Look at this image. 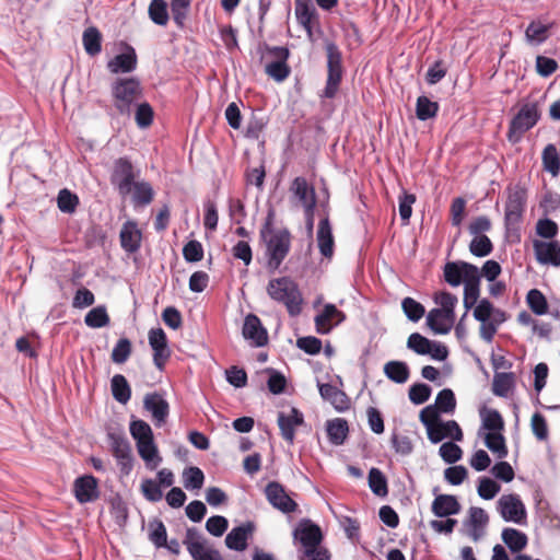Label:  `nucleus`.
<instances>
[{
	"mask_svg": "<svg viewBox=\"0 0 560 560\" xmlns=\"http://www.w3.org/2000/svg\"><path fill=\"white\" fill-rule=\"evenodd\" d=\"M275 219L276 211L273 208H269L259 231L260 238L267 248L268 267L272 270L278 269L288 256L292 240V235L287 228L275 229Z\"/></svg>",
	"mask_w": 560,
	"mask_h": 560,
	"instance_id": "obj_1",
	"label": "nucleus"
},
{
	"mask_svg": "<svg viewBox=\"0 0 560 560\" xmlns=\"http://www.w3.org/2000/svg\"><path fill=\"white\" fill-rule=\"evenodd\" d=\"M267 293L273 301L283 304L291 316L302 312V293L290 277L271 279L267 285Z\"/></svg>",
	"mask_w": 560,
	"mask_h": 560,
	"instance_id": "obj_2",
	"label": "nucleus"
},
{
	"mask_svg": "<svg viewBox=\"0 0 560 560\" xmlns=\"http://www.w3.org/2000/svg\"><path fill=\"white\" fill-rule=\"evenodd\" d=\"M325 51L327 57V80L323 96L332 98L336 96L342 80V54L335 42L326 40Z\"/></svg>",
	"mask_w": 560,
	"mask_h": 560,
	"instance_id": "obj_3",
	"label": "nucleus"
},
{
	"mask_svg": "<svg viewBox=\"0 0 560 560\" xmlns=\"http://www.w3.org/2000/svg\"><path fill=\"white\" fill-rule=\"evenodd\" d=\"M540 119L538 103H524L517 114L511 119L508 130V139L511 142H517L532 129Z\"/></svg>",
	"mask_w": 560,
	"mask_h": 560,
	"instance_id": "obj_4",
	"label": "nucleus"
},
{
	"mask_svg": "<svg viewBox=\"0 0 560 560\" xmlns=\"http://www.w3.org/2000/svg\"><path fill=\"white\" fill-rule=\"evenodd\" d=\"M114 105L121 115L130 113V106L141 95V86L133 78L118 79L112 89Z\"/></svg>",
	"mask_w": 560,
	"mask_h": 560,
	"instance_id": "obj_5",
	"label": "nucleus"
},
{
	"mask_svg": "<svg viewBox=\"0 0 560 560\" xmlns=\"http://www.w3.org/2000/svg\"><path fill=\"white\" fill-rule=\"evenodd\" d=\"M527 199L526 189L521 186H514L509 189L505 205V224L513 228L521 223Z\"/></svg>",
	"mask_w": 560,
	"mask_h": 560,
	"instance_id": "obj_6",
	"label": "nucleus"
},
{
	"mask_svg": "<svg viewBox=\"0 0 560 560\" xmlns=\"http://www.w3.org/2000/svg\"><path fill=\"white\" fill-rule=\"evenodd\" d=\"M497 509L506 522L524 524L526 521V509L518 494H503L497 502Z\"/></svg>",
	"mask_w": 560,
	"mask_h": 560,
	"instance_id": "obj_7",
	"label": "nucleus"
},
{
	"mask_svg": "<svg viewBox=\"0 0 560 560\" xmlns=\"http://www.w3.org/2000/svg\"><path fill=\"white\" fill-rule=\"evenodd\" d=\"M135 177L133 165L129 159L119 158L114 162L110 182L121 196H126L131 191Z\"/></svg>",
	"mask_w": 560,
	"mask_h": 560,
	"instance_id": "obj_8",
	"label": "nucleus"
},
{
	"mask_svg": "<svg viewBox=\"0 0 560 560\" xmlns=\"http://www.w3.org/2000/svg\"><path fill=\"white\" fill-rule=\"evenodd\" d=\"M266 50L269 55L275 57L276 60L266 65L265 72L277 82L284 81L291 72V69L287 63L290 56L289 49L280 46H267Z\"/></svg>",
	"mask_w": 560,
	"mask_h": 560,
	"instance_id": "obj_9",
	"label": "nucleus"
},
{
	"mask_svg": "<svg viewBox=\"0 0 560 560\" xmlns=\"http://www.w3.org/2000/svg\"><path fill=\"white\" fill-rule=\"evenodd\" d=\"M479 271V268L466 261H448L444 265L443 276L446 283L451 287H458L465 283Z\"/></svg>",
	"mask_w": 560,
	"mask_h": 560,
	"instance_id": "obj_10",
	"label": "nucleus"
},
{
	"mask_svg": "<svg viewBox=\"0 0 560 560\" xmlns=\"http://www.w3.org/2000/svg\"><path fill=\"white\" fill-rule=\"evenodd\" d=\"M268 502L282 513H292L298 509V503L285 492L282 485L270 481L265 488Z\"/></svg>",
	"mask_w": 560,
	"mask_h": 560,
	"instance_id": "obj_11",
	"label": "nucleus"
},
{
	"mask_svg": "<svg viewBox=\"0 0 560 560\" xmlns=\"http://www.w3.org/2000/svg\"><path fill=\"white\" fill-rule=\"evenodd\" d=\"M243 337L249 341L253 347H264L268 343V331L262 326L260 318L255 314L246 315L242 328Z\"/></svg>",
	"mask_w": 560,
	"mask_h": 560,
	"instance_id": "obj_12",
	"label": "nucleus"
},
{
	"mask_svg": "<svg viewBox=\"0 0 560 560\" xmlns=\"http://www.w3.org/2000/svg\"><path fill=\"white\" fill-rule=\"evenodd\" d=\"M149 343L153 350V363L162 371L171 357L166 334L162 328L149 331Z\"/></svg>",
	"mask_w": 560,
	"mask_h": 560,
	"instance_id": "obj_13",
	"label": "nucleus"
},
{
	"mask_svg": "<svg viewBox=\"0 0 560 560\" xmlns=\"http://www.w3.org/2000/svg\"><path fill=\"white\" fill-rule=\"evenodd\" d=\"M345 319L346 314L338 310L336 305L326 304L314 318L316 331L320 335H326Z\"/></svg>",
	"mask_w": 560,
	"mask_h": 560,
	"instance_id": "obj_14",
	"label": "nucleus"
},
{
	"mask_svg": "<svg viewBox=\"0 0 560 560\" xmlns=\"http://www.w3.org/2000/svg\"><path fill=\"white\" fill-rule=\"evenodd\" d=\"M293 536L295 539H299L304 550L322 547V529L311 521H302L299 527L294 530Z\"/></svg>",
	"mask_w": 560,
	"mask_h": 560,
	"instance_id": "obj_15",
	"label": "nucleus"
},
{
	"mask_svg": "<svg viewBox=\"0 0 560 560\" xmlns=\"http://www.w3.org/2000/svg\"><path fill=\"white\" fill-rule=\"evenodd\" d=\"M295 16L299 24L305 30L307 36L312 38L313 28L318 26V13L311 0H295Z\"/></svg>",
	"mask_w": 560,
	"mask_h": 560,
	"instance_id": "obj_16",
	"label": "nucleus"
},
{
	"mask_svg": "<svg viewBox=\"0 0 560 560\" xmlns=\"http://www.w3.org/2000/svg\"><path fill=\"white\" fill-rule=\"evenodd\" d=\"M256 530L254 522L248 521L240 526L232 528V530L225 536V546L235 551L246 550L248 542Z\"/></svg>",
	"mask_w": 560,
	"mask_h": 560,
	"instance_id": "obj_17",
	"label": "nucleus"
},
{
	"mask_svg": "<svg viewBox=\"0 0 560 560\" xmlns=\"http://www.w3.org/2000/svg\"><path fill=\"white\" fill-rule=\"evenodd\" d=\"M302 424H304V417L303 413L296 408H292L289 415L283 412H279L278 415V425L281 432V436L289 444H293L295 439V428Z\"/></svg>",
	"mask_w": 560,
	"mask_h": 560,
	"instance_id": "obj_18",
	"label": "nucleus"
},
{
	"mask_svg": "<svg viewBox=\"0 0 560 560\" xmlns=\"http://www.w3.org/2000/svg\"><path fill=\"white\" fill-rule=\"evenodd\" d=\"M97 486V479L92 475L77 478L73 485V491L78 502L88 503L95 501L100 495Z\"/></svg>",
	"mask_w": 560,
	"mask_h": 560,
	"instance_id": "obj_19",
	"label": "nucleus"
},
{
	"mask_svg": "<svg viewBox=\"0 0 560 560\" xmlns=\"http://www.w3.org/2000/svg\"><path fill=\"white\" fill-rule=\"evenodd\" d=\"M144 409L150 411L155 425H162L170 412L168 402L159 393L147 394L143 400Z\"/></svg>",
	"mask_w": 560,
	"mask_h": 560,
	"instance_id": "obj_20",
	"label": "nucleus"
},
{
	"mask_svg": "<svg viewBox=\"0 0 560 560\" xmlns=\"http://www.w3.org/2000/svg\"><path fill=\"white\" fill-rule=\"evenodd\" d=\"M463 436V431L455 420H440L428 433V439L434 444L446 438H451L454 441H462Z\"/></svg>",
	"mask_w": 560,
	"mask_h": 560,
	"instance_id": "obj_21",
	"label": "nucleus"
},
{
	"mask_svg": "<svg viewBox=\"0 0 560 560\" xmlns=\"http://www.w3.org/2000/svg\"><path fill=\"white\" fill-rule=\"evenodd\" d=\"M120 245L122 249L129 254L137 253L141 247L142 233L138 229L137 223L127 221L119 234Z\"/></svg>",
	"mask_w": 560,
	"mask_h": 560,
	"instance_id": "obj_22",
	"label": "nucleus"
},
{
	"mask_svg": "<svg viewBox=\"0 0 560 560\" xmlns=\"http://www.w3.org/2000/svg\"><path fill=\"white\" fill-rule=\"evenodd\" d=\"M536 259L540 264L560 266V244L558 242H534Z\"/></svg>",
	"mask_w": 560,
	"mask_h": 560,
	"instance_id": "obj_23",
	"label": "nucleus"
},
{
	"mask_svg": "<svg viewBox=\"0 0 560 560\" xmlns=\"http://www.w3.org/2000/svg\"><path fill=\"white\" fill-rule=\"evenodd\" d=\"M290 191L298 198L303 208H311L317 203L315 188L307 183L305 177H295L291 183Z\"/></svg>",
	"mask_w": 560,
	"mask_h": 560,
	"instance_id": "obj_24",
	"label": "nucleus"
},
{
	"mask_svg": "<svg viewBox=\"0 0 560 560\" xmlns=\"http://www.w3.org/2000/svg\"><path fill=\"white\" fill-rule=\"evenodd\" d=\"M434 301L440 307L430 311V320H433L435 316H444V319L455 320L454 310L458 301L456 295L442 291L435 295Z\"/></svg>",
	"mask_w": 560,
	"mask_h": 560,
	"instance_id": "obj_25",
	"label": "nucleus"
},
{
	"mask_svg": "<svg viewBox=\"0 0 560 560\" xmlns=\"http://www.w3.org/2000/svg\"><path fill=\"white\" fill-rule=\"evenodd\" d=\"M431 511L438 517H448L460 512V504L455 495L438 494L432 502Z\"/></svg>",
	"mask_w": 560,
	"mask_h": 560,
	"instance_id": "obj_26",
	"label": "nucleus"
},
{
	"mask_svg": "<svg viewBox=\"0 0 560 560\" xmlns=\"http://www.w3.org/2000/svg\"><path fill=\"white\" fill-rule=\"evenodd\" d=\"M318 390L323 399L329 401L338 411H345L350 406V399L347 394L338 387L325 383L318 384Z\"/></svg>",
	"mask_w": 560,
	"mask_h": 560,
	"instance_id": "obj_27",
	"label": "nucleus"
},
{
	"mask_svg": "<svg viewBox=\"0 0 560 560\" xmlns=\"http://www.w3.org/2000/svg\"><path fill=\"white\" fill-rule=\"evenodd\" d=\"M317 244L320 254L326 258L334 255L335 241L332 236L331 225L328 218H324L318 223Z\"/></svg>",
	"mask_w": 560,
	"mask_h": 560,
	"instance_id": "obj_28",
	"label": "nucleus"
},
{
	"mask_svg": "<svg viewBox=\"0 0 560 560\" xmlns=\"http://www.w3.org/2000/svg\"><path fill=\"white\" fill-rule=\"evenodd\" d=\"M489 522L486 511L478 506L469 509L468 524L470 526L469 537L478 541L483 536V529Z\"/></svg>",
	"mask_w": 560,
	"mask_h": 560,
	"instance_id": "obj_29",
	"label": "nucleus"
},
{
	"mask_svg": "<svg viewBox=\"0 0 560 560\" xmlns=\"http://www.w3.org/2000/svg\"><path fill=\"white\" fill-rule=\"evenodd\" d=\"M137 67V55L135 49L129 47L128 52L119 54L108 61L107 68L112 73L131 72Z\"/></svg>",
	"mask_w": 560,
	"mask_h": 560,
	"instance_id": "obj_30",
	"label": "nucleus"
},
{
	"mask_svg": "<svg viewBox=\"0 0 560 560\" xmlns=\"http://www.w3.org/2000/svg\"><path fill=\"white\" fill-rule=\"evenodd\" d=\"M480 270L470 277V279H467V281L464 283V306L468 311L472 308L476 303L478 302V299L480 296Z\"/></svg>",
	"mask_w": 560,
	"mask_h": 560,
	"instance_id": "obj_31",
	"label": "nucleus"
},
{
	"mask_svg": "<svg viewBox=\"0 0 560 560\" xmlns=\"http://www.w3.org/2000/svg\"><path fill=\"white\" fill-rule=\"evenodd\" d=\"M113 455L117 458L121 470L128 474L132 466L129 443L124 439H115L113 443Z\"/></svg>",
	"mask_w": 560,
	"mask_h": 560,
	"instance_id": "obj_32",
	"label": "nucleus"
},
{
	"mask_svg": "<svg viewBox=\"0 0 560 560\" xmlns=\"http://www.w3.org/2000/svg\"><path fill=\"white\" fill-rule=\"evenodd\" d=\"M82 43L85 52L89 56H96L102 50V34L95 26H90L84 30L82 35Z\"/></svg>",
	"mask_w": 560,
	"mask_h": 560,
	"instance_id": "obj_33",
	"label": "nucleus"
},
{
	"mask_svg": "<svg viewBox=\"0 0 560 560\" xmlns=\"http://www.w3.org/2000/svg\"><path fill=\"white\" fill-rule=\"evenodd\" d=\"M503 542L510 548L513 552L522 551L527 545V536L515 528L506 527L502 530L501 534Z\"/></svg>",
	"mask_w": 560,
	"mask_h": 560,
	"instance_id": "obj_34",
	"label": "nucleus"
},
{
	"mask_svg": "<svg viewBox=\"0 0 560 560\" xmlns=\"http://www.w3.org/2000/svg\"><path fill=\"white\" fill-rule=\"evenodd\" d=\"M544 170L552 176L560 173V153L555 144L549 143L545 147L541 154Z\"/></svg>",
	"mask_w": 560,
	"mask_h": 560,
	"instance_id": "obj_35",
	"label": "nucleus"
},
{
	"mask_svg": "<svg viewBox=\"0 0 560 560\" xmlns=\"http://www.w3.org/2000/svg\"><path fill=\"white\" fill-rule=\"evenodd\" d=\"M506 320V315L504 311H497L493 318L488 319L487 322H480L479 335L480 337L487 341L491 342L498 331V327Z\"/></svg>",
	"mask_w": 560,
	"mask_h": 560,
	"instance_id": "obj_36",
	"label": "nucleus"
},
{
	"mask_svg": "<svg viewBox=\"0 0 560 560\" xmlns=\"http://www.w3.org/2000/svg\"><path fill=\"white\" fill-rule=\"evenodd\" d=\"M132 201L135 206H147L154 198V190L148 182H135L132 184Z\"/></svg>",
	"mask_w": 560,
	"mask_h": 560,
	"instance_id": "obj_37",
	"label": "nucleus"
},
{
	"mask_svg": "<svg viewBox=\"0 0 560 560\" xmlns=\"http://www.w3.org/2000/svg\"><path fill=\"white\" fill-rule=\"evenodd\" d=\"M385 375L393 382L402 384L410 375L408 365L402 361H389L384 365Z\"/></svg>",
	"mask_w": 560,
	"mask_h": 560,
	"instance_id": "obj_38",
	"label": "nucleus"
},
{
	"mask_svg": "<svg viewBox=\"0 0 560 560\" xmlns=\"http://www.w3.org/2000/svg\"><path fill=\"white\" fill-rule=\"evenodd\" d=\"M110 386L115 400L124 405L130 400L131 388L124 375L115 374L112 378Z\"/></svg>",
	"mask_w": 560,
	"mask_h": 560,
	"instance_id": "obj_39",
	"label": "nucleus"
},
{
	"mask_svg": "<svg viewBox=\"0 0 560 560\" xmlns=\"http://www.w3.org/2000/svg\"><path fill=\"white\" fill-rule=\"evenodd\" d=\"M515 385L513 373H495L492 382V392L495 396L508 397Z\"/></svg>",
	"mask_w": 560,
	"mask_h": 560,
	"instance_id": "obj_40",
	"label": "nucleus"
},
{
	"mask_svg": "<svg viewBox=\"0 0 560 560\" xmlns=\"http://www.w3.org/2000/svg\"><path fill=\"white\" fill-rule=\"evenodd\" d=\"M485 444L499 459L508 456L509 451L502 432H488L485 435Z\"/></svg>",
	"mask_w": 560,
	"mask_h": 560,
	"instance_id": "obj_41",
	"label": "nucleus"
},
{
	"mask_svg": "<svg viewBox=\"0 0 560 560\" xmlns=\"http://www.w3.org/2000/svg\"><path fill=\"white\" fill-rule=\"evenodd\" d=\"M349 432L348 422L337 418L327 423V434L331 443L340 445L345 442Z\"/></svg>",
	"mask_w": 560,
	"mask_h": 560,
	"instance_id": "obj_42",
	"label": "nucleus"
},
{
	"mask_svg": "<svg viewBox=\"0 0 560 560\" xmlns=\"http://www.w3.org/2000/svg\"><path fill=\"white\" fill-rule=\"evenodd\" d=\"M183 544L186 546L191 558L196 557L199 552L206 549L205 539L200 532L195 527H189L186 529Z\"/></svg>",
	"mask_w": 560,
	"mask_h": 560,
	"instance_id": "obj_43",
	"label": "nucleus"
},
{
	"mask_svg": "<svg viewBox=\"0 0 560 560\" xmlns=\"http://www.w3.org/2000/svg\"><path fill=\"white\" fill-rule=\"evenodd\" d=\"M440 106L436 102H432L429 97L421 95L417 98L416 115L419 120H429L434 118L439 113Z\"/></svg>",
	"mask_w": 560,
	"mask_h": 560,
	"instance_id": "obj_44",
	"label": "nucleus"
},
{
	"mask_svg": "<svg viewBox=\"0 0 560 560\" xmlns=\"http://www.w3.org/2000/svg\"><path fill=\"white\" fill-rule=\"evenodd\" d=\"M525 37L530 44H541L549 37V26L539 21H532L525 31Z\"/></svg>",
	"mask_w": 560,
	"mask_h": 560,
	"instance_id": "obj_45",
	"label": "nucleus"
},
{
	"mask_svg": "<svg viewBox=\"0 0 560 560\" xmlns=\"http://www.w3.org/2000/svg\"><path fill=\"white\" fill-rule=\"evenodd\" d=\"M482 428L489 432H502L504 430V420L501 413L495 409H485L480 413Z\"/></svg>",
	"mask_w": 560,
	"mask_h": 560,
	"instance_id": "obj_46",
	"label": "nucleus"
},
{
	"mask_svg": "<svg viewBox=\"0 0 560 560\" xmlns=\"http://www.w3.org/2000/svg\"><path fill=\"white\" fill-rule=\"evenodd\" d=\"M110 318L104 305L96 306L88 312L84 323L91 328H102L109 324Z\"/></svg>",
	"mask_w": 560,
	"mask_h": 560,
	"instance_id": "obj_47",
	"label": "nucleus"
},
{
	"mask_svg": "<svg viewBox=\"0 0 560 560\" xmlns=\"http://www.w3.org/2000/svg\"><path fill=\"white\" fill-rule=\"evenodd\" d=\"M369 487L378 497H386L388 493L387 480L378 468H371L369 471Z\"/></svg>",
	"mask_w": 560,
	"mask_h": 560,
	"instance_id": "obj_48",
	"label": "nucleus"
},
{
	"mask_svg": "<svg viewBox=\"0 0 560 560\" xmlns=\"http://www.w3.org/2000/svg\"><path fill=\"white\" fill-rule=\"evenodd\" d=\"M149 539L156 548L166 545L167 532L161 520L154 518L149 522Z\"/></svg>",
	"mask_w": 560,
	"mask_h": 560,
	"instance_id": "obj_49",
	"label": "nucleus"
},
{
	"mask_svg": "<svg viewBox=\"0 0 560 560\" xmlns=\"http://www.w3.org/2000/svg\"><path fill=\"white\" fill-rule=\"evenodd\" d=\"M184 487L188 490H199L205 482V474L199 467H188L183 471Z\"/></svg>",
	"mask_w": 560,
	"mask_h": 560,
	"instance_id": "obj_50",
	"label": "nucleus"
},
{
	"mask_svg": "<svg viewBox=\"0 0 560 560\" xmlns=\"http://www.w3.org/2000/svg\"><path fill=\"white\" fill-rule=\"evenodd\" d=\"M57 206L63 213H73L79 206V197L69 189L63 188L58 192Z\"/></svg>",
	"mask_w": 560,
	"mask_h": 560,
	"instance_id": "obj_51",
	"label": "nucleus"
},
{
	"mask_svg": "<svg viewBox=\"0 0 560 560\" xmlns=\"http://www.w3.org/2000/svg\"><path fill=\"white\" fill-rule=\"evenodd\" d=\"M527 304L536 315H545L548 312V302L538 289H532L526 296Z\"/></svg>",
	"mask_w": 560,
	"mask_h": 560,
	"instance_id": "obj_52",
	"label": "nucleus"
},
{
	"mask_svg": "<svg viewBox=\"0 0 560 560\" xmlns=\"http://www.w3.org/2000/svg\"><path fill=\"white\" fill-rule=\"evenodd\" d=\"M469 250L476 257H486L493 250V245L487 235H475L469 244Z\"/></svg>",
	"mask_w": 560,
	"mask_h": 560,
	"instance_id": "obj_53",
	"label": "nucleus"
},
{
	"mask_svg": "<svg viewBox=\"0 0 560 560\" xmlns=\"http://www.w3.org/2000/svg\"><path fill=\"white\" fill-rule=\"evenodd\" d=\"M149 16L158 25L168 22L167 3L165 0H152L149 5Z\"/></svg>",
	"mask_w": 560,
	"mask_h": 560,
	"instance_id": "obj_54",
	"label": "nucleus"
},
{
	"mask_svg": "<svg viewBox=\"0 0 560 560\" xmlns=\"http://www.w3.org/2000/svg\"><path fill=\"white\" fill-rule=\"evenodd\" d=\"M136 444L140 457L145 463L149 464L153 459H158L152 468H154L158 465V463L161 462V457L158 456V448L154 444L153 438L136 442Z\"/></svg>",
	"mask_w": 560,
	"mask_h": 560,
	"instance_id": "obj_55",
	"label": "nucleus"
},
{
	"mask_svg": "<svg viewBox=\"0 0 560 560\" xmlns=\"http://www.w3.org/2000/svg\"><path fill=\"white\" fill-rule=\"evenodd\" d=\"M401 308L405 315L412 322L420 320L425 313L424 306L409 296L401 301Z\"/></svg>",
	"mask_w": 560,
	"mask_h": 560,
	"instance_id": "obj_56",
	"label": "nucleus"
},
{
	"mask_svg": "<svg viewBox=\"0 0 560 560\" xmlns=\"http://www.w3.org/2000/svg\"><path fill=\"white\" fill-rule=\"evenodd\" d=\"M434 406L440 412H453L456 407V399L453 390L450 388L442 389L436 396Z\"/></svg>",
	"mask_w": 560,
	"mask_h": 560,
	"instance_id": "obj_57",
	"label": "nucleus"
},
{
	"mask_svg": "<svg viewBox=\"0 0 560 560\" xmlns=\"http://www.w3.org/2000/svg\"><path fill=\"white\" fill-rule=\"evenodd\" d=\"M131 351L132 346L130 340L127 338H120L112 351V361L116 364H122L129 359Z\"/></svg>",
	"mask_w": 560,
	"mask_h": 560,
	"instance_id": "obj_58",
	"label": "nucleus"
},
{
	"mask_svg": "<svg viewBox=\"0 0 560 560\" xmlns=\"http://www.w3.org/2000/svg\"><path fill=\"white\" fill-rule=\"evenodd\" d=\"M500 485L491 478L481 477L479 478L477 492L483 500L493 499L500 491Z\"/></svg>",
	"mask_w": 560,
	"mask_h": 560,
	"instance_id": "obj_59",
	"label": "nucleus"
},
{
	"mask_svg": "<svg viewBox=\"0 0 560 560\" xmlns=\"http://www.w3.org/2000/svg\"><path fill=\"white\" fill-rule=\"evenodd\" d=\"M407 346L418 354L424 355L431 352V341L419 332H413L408 337Z\"/></svg>",
	"mask_w": 560,
	"mask_h": 560,
	"instance_id": "obj_60",
	"label": "nucleus"
},
{
	"mask_svg": "<svg viewBox=\"0 0 560 560\" xmlns=\"http://www.w3.org/2000/svg\"><path fill=\"white\" fill-rule=\"evenodd\" d=\"M439 454L445 463L454 464L462 458L463 451L457 444L445 442L440 446Z\"/></svg>",
	"mask_w": 560,
	"mask_h": 560,
	"instance_id": "obj_61",
	"label": "nucleus"
},
{
	"mask_svg": "<svg viewBox=\"0 0 560 560\" xmlns=\"http://www.w3.org/2000/svg\"><path fill=\"white\" fill-rule=\"evenodd\" d=\"M140 488L143 497L150 502H158L163 498V492L156 480L144 479Z\"/></svg>",
	"mask_w": 560,
	"mask_h": 560,
	"instance_id": "obj_62",
	"label": "nucleus"
},
{
	"mask_svg": "<svg viewBox=\"0 0 560 560\" xmlns=\"http://www.w3.org/2000/svg\"><path fill=\"white\" fill-rule=\"evenodd\" d=\"M497 311L499 308H494L493 304L487 300L482 299L474 308V317L478 322H487L488 319L493 318Z\"/></svg>",
	"mask_w": 560,
	"mask_h": 560,
	"instance_id": "obj_63",
	"label": "nucleus"
},
{
	"mask_svg": "<svg viewBox=\"0 0 560 560\" xmlns=\"http://www.w3.org/2000/svg\"><path fill=\"white\" fill-rule=\"evenodd\" d=\"M183 256L188 262H197L203 258V247L199 241H189L183 248Z\"/></svg>",
	"mask_w": 560,
	"mask_h": 560,
	"instance_id": "obj_64",
	"label": "nucleus"
}]
</instances>
